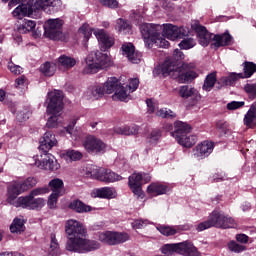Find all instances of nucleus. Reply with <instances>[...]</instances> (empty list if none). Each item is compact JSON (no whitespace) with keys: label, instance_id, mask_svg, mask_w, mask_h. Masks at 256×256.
<instances>
[{"label":"nucleus","instance_id":"45","mask_svg":"<svg viewBox=\"0 0 256 256\" xmlns=\"http://www.w3.org/2000/svg\"><path fill=\"white\" fill-rule=\"evenodd\" d=\"M157 230L161 235H165L166 237H171L179 232V230L173 226H158Z\"/></svg>","mask_w":256,"mask_h":256},{"label":"nucleus","instance_id":"62","mask_svg":"<svg viewBox=\"0 0 256 256\" xmlns=\"http://www.w3.org/2000/svg\"><path fill=\"white\" fill-rule=\"evenodd\" d=\"M244 89L248 95L256 97V84H247Z\"/></svg>","mask_w":256,"mask_h":256},{"label":"nucleus","instance_id":"63","mask_svg":"<svg viewBox=\"0 0 256 256\" xmlns=\"http://www.w3.org/2000/svg\"><path fill=\"white\" fill-rule=\"evenodd\" d=\"M29 117H31V113L27 110L20 111L17 114L18 121H27V119H29Z\"/></svg>","mask_w":256,"mask_h":256},{"label":"nucleus","instance_id":"10","mask_svg":"<svg viewBox=\"0 0 256 256\" xmlns=\"http://www.w3.org/2000/svg\"><path fill=\"white\" fill-rule=\"evenodd\" d=\"M63 20L56 18L50 19L46 22V26L44 27L45 36L53 41H61L63 37Z\"/></svg>","mask_w":256,"mask_h":256},{"label":"nucleus","instance_id":"60","mask_svg":"<svg viewBox=\"0 0 256 256\" xmlns=\"http://www.w3.org/2000/svg\"><path fill=\"white\" fill-rule=\"evenodd\" d=\"M159 139H161V131L159 130H153L150 133V143H157V141H159Z\"/></svg>","mask_w":256,"mask_h":256},{"label":"nucleus","instance_id":"17","mask_svg":"<svg viewBox=\"0 0 256 256\" xmlns=\"http://www.w3.org/2000/svg\"><path fill=\"white\" fill-rule=\"evenodd\" d=\"M40 145L38 147L39 151L42 153H49L52 147H57V138L50 131L44 133L43 137L40 138Z\"/></svg>","mask_w":256,"mask_h":256},{"label":"nucleus","instance_id":"43","mask_svg":"<svg viewBox=\"0 0 256 256\" xmlns=\"http://www.w3.org/2000/svg\"><path fill=\"white\" fill-rule=\"evenodd\" d=\"M37 23L33 20H24L22 24L19 25L18 27V32L25 34L33 31L35 29Z\"/></svg>","mask_w":256,"mask_h":256},{"label":"nucleus","instance_id":"57","mask_svg":"<svg viewBox=\"0 0 256 256\" xmlns=\"http://www.w3.org/2000/svg\"><path fill=\"white\" fill-rule=\"evenodd\" d=\"M229 127V124H227L226 121L223 120H219L216 123V129H218L222 135H226L227 134V128Z\"/></svg>","mask_w":256,"mask_h":256},{"label":"nucleus","instance_id":"36","mask_svg":"<svg viewBox=\"0 0 256 256\" xmlns=\"http://www.w3.org/2000/svg\"><path fill=\"white\" fill-rule=\"evenodd\" d=\"M58 65L62 69H73L75 65H77V60L75 58L67 56V55H61L58 58Z\"/></svg>","mask_w":256,"mask_h":256},{"label":"nucleus","instance_id":"42","mask_svg":"<svg viewBox=\"0 0 256 256\" xmlns=\"http://www.w3.org/2000/svg\"><path fill=\"white\" fill-rule=\"evenodd\" d=\"M57 70V66L55 63L46 62L40 67L41 73L46 77H53L55 75V71Z\"/></svg>","mask_w":256,"mask_h":256},{"label":"nucleus","instance_id":"30","mask_svg":"<svg viewBox=\"0 0 256 256\" xmlns=\"http://www.w3.org/2000/svg\"><path fill=\"white\" fill-rule=\"evenodd\" d=\"M86 95L89 99H93L94 101L101 99V97L105 95V87H103V84L90 86L86 91Z\"/></svg>","mask_w":256,"mask_h":256},{"label":"nucleus","instance_id":"50","mask_svg":"<svg viewBox=\"0 0 256 256\" xmlns=\"http://www.w3.org/2000/svg\"><path fill=\"white\" fill-rule=\"evenodd\" d=\"M95 29L96 28H90L89 24H84L82 25V27L79 28V33L84 35L85 39H89V37H91L93 33L95 34Z\"/></svg>","mask_w":256,"mask_h":256},{"label":"nucleus","instance_id":"23","mask_svg":"<svg viewBox=\"0 0 256 256\" xmlns=\"http://www.w3.org/2000/svg\"><path fill=\"white\" fill-rule=\"evenodd\" d=\"M194 30L197 33L198 41L202 47H207L211 43V33L207 31V28L199 24L194 26Z\"/></svg>","mask_w":256,"mask_h":256},{"label":"nucleus","instance_id":"26","mask_svg":"<svg viewBox=\"0 0 256 256\" xmlns=\"http://www.w3.org/2000/svg\"><path fill=\"white\" fill-rule=\"evenodd\" d=\"M60 157L66 163H73L74 161H81L83 159V153L73 149L63 150L60 152Z\"/></svg>","mask_w":256,"mask_h":256},{"label":"nucleus","instance_id":"21","mask_svg":"<svg viewBox=\"0 0 256 256\" xmlns=\"http://www.w3.org/2000/svg\"><path fill=\"white\" fill-rule=\"evenodd\" d=\"M169 191V186L167 184H163L161 182L151 183L147 187V193L151 197H159V195H165Z\"/></svg>","mask_w":256,"mask_h":256},{"label":"nucleus","instance_id":"9","mask_svg":"<svg viewBox=\"0 0 256 256\" xmlns=\"http://www.w3.org/2000/svg\"><path fill=\"white\" fill-rule=\"evenodd\" d=\"M99 241L104 245H121L129 241V234L117 231H105L98 235Z\"/></svg>","mask_w":256,"mask_h":256},{"label":"nucleus","instance_id":"6","mask_svg":"<svg viewBox=\"0 0 256 256\" xmlns=\"http://www.w3.org/2000/svg\"><path fill=\"white\" fill-rule=\"evenodd\" d=\"M111 65V58L106 53L99 51L91 52L85 59L83 68L84 75L99 73L102 69H107Z\"/></svg>","mask_w":256,"mask_h":256},{"label":"nucleus","instance_id":"31","mask_svg":"<svg viewBox=\"0 0 256 256\" xmlns=\"http://www.w3.org/2000/svg\"><path fill=\"white\" fill-rule=\"evenodd\" d=\"M105 169L100 168L97 165L90 164L86 167V177H89L90 179H97L98 181H101L103 178V172Z\"/></svg>","mask_w":256,"mask_h":256},{"label":"nucleus","instance_id":"48","mask_svg":"<svg viewBox=\"0 0 256 256\" xmlns=\"http://www.w3.org/2000/svg\"><path fill=\"white\" fill-rule=\"evenodd\" d=\"M228 249L232 251L233 253H243L247 247L244 245H241L235 241H231L228 243Z\"/></svg>","mask_w":256,"mask_h":256},{"label":"nucleus","instance_id":"18","mask_svg":"<svg viewBox=\"0 0 256 256\" xmlns=\"http://www.w3.org/2000/svg\"><path fill=\"white\" fill-rule=\"evenodd\" d=\"M122 55L127 57L130 63L138 64L141 63V53L135 51L133 43L126 42L121 46Z\"/></svg>","mask_w":256,"mask_h":256},{"label":"nucleus","instance_id":"38","mask_svg":"<svg viewBox=\"0 0 256 256\" xmlns=\"http://www.w3.org/2000/svg\"><path fill=\"white\" fill-rule=\"evenodd\" d=\"M176 141L182 147H186V149H190V147H193V145L197 143V137L195 135L184 134V136H181V138H178V140Z\"/></svg>","mask_w":256,"mask_h":256},{"label":"nucleus","instance_id":"64","mask_svg":"<svg viewBox=\"0 0 256 256\" xmlns=\"http://www.w3.org/2000/svg\"><path fill=\"white\" fill-rule=\"evenodd\" d=\"M236 240H237L239 243H248V241H249V236H248V235H245V234H238V235H236Z\"/></svg>","mask_w":256,"mask_h":256},{"label":"nucleus","instance_id":"7","mask_svg":"<svg viewBox=\"0 0 256 256\" xmlns=\"http://www.w3.org/2000/svg\"><path fill=\"white\" fill-rule=\"evenodd\" d=\"M216 227L218 229H233L237 227L235 220L221 211L214 210L208 217L207 221L201 222L197 226V231H205V229H211Z\"/></svg>","mask_w":256,"mask_h":256},{"label":"nucleus","instance_id":"56","mask_svg":"<svg viewBox=\"0 0 256 256\" xmlns=\"http://www.w3.org/2000/svg\"><path fill=\"white\" fill-rule=\"evenodd\" d=\"M149 225V220L137 219L132 222V227L134 229H143Z\"/></svg>","mask_w":256,"mask_h":256},{"label":"nucleus","instance_id":"37","mask_svg":"<svg viewBox=\"0 0 256 256\" xmlns=\"http://www.w3.org/2000/svg\"><path fill=\"white\" fill-rule=\"evenodd\" d=\"M216 83H217V72H211L206 76L204 80V83L202 86L203 91H206V92L212 91Z\"/></svg>","mask_w":256,"mask_h":256},{"label":"nucleus","instance_id":"1","mask_svg":"<svg viewBox=\"0 0 256 256\" xmlns=\"http://www.w3.org/2000/svg\"><path fill=\"white\" fill-rule=\"evenodd\" d=\"M65 233L68 237L65 249L70 253H89L101 249V243L87 239V229L83 223L69 219L65 223Z\"/></svg>","mask_w":256,"mask_h":256},{"label":"nucleus","instance_id":"4","mask_svg":"<svg viewBox=\"0 0 256 256\" xmlns=\"http://www.w3.org/2000/svg\"><path fill=\"white\" fill-rule=\"evenodd\" d=\"M140 31L144 39L145 47L151 49L153 45L162 49L169 47V41L163 38V26L161 24L145 23L140 26Z\"/></svg>","mask_w":256,"mask_h":256},{"label":"nucleus","instance_id":"54","mask_svg":"<svg viewBox=\"0 0 256 256\" xmlns=\"http://www.w3.org/2000/svg\"><path fill=\"white\" fill-rule=\"evenodd\" d=\"M8 69L13 73L14 75H21L23 73V68L19 65H16L13 62L8 63Z\"/></svg>","mask_w":256,"mask_h":256},{"label":"nucleus","instance_id":"16","mask_svg":"<svg viewBox=\"0 0 256 256\" xmlns=\"http://www.w3.org/2000/svg\"><path fill=\"white\" fill-rule=\"evenodd\" d=\"M146 104L148 107V113H155L157 117H161L162 119H175V117H177L175 112L167 108L159 109L157 104H155L151 99L146 100Z\"/></svg>","mask_w":256,"mask_h":256},{"label":"nucleus","instance_id":"35","mask_svg":"<svg viewBox=\"0 0 256 256\" xmlns=\"http://www.w3.org/2000/svg\"><path fill=\"white\" fill-rule=\"evenodd\" d=\"M119 85H121V82H119L116 77H110L104 84H102V87H104V93L111 95V93L117 91Z\"/></svg>","mask_w":256,"mask_h":256},{"label":"nucleus","instance_id":"53","mask_svg":"<svg viewBox=\"0 0 256 256\" xmlns=\"http://www.w3.org/2000/svg\"><path fill=\"white\" fill-rule=\"evenodd\" d=\"M45 193H49V188L47 187L35 188L30 192L28 197H37L39 195H45Z\"/></svg>","mask_w":256,"mask_h":256},{"label":"nucleus","instance_id":"19","mask_svg":"<svg viewBox=\"0 0 256 256\" xmlns=\"http://www.w3.org/2000/svg\"><path fill=\"white\" fill-rule=\"evenodd\" d=\"M94 35L98 43L103 45L105 49H111V47L115 45V38L109 36V34L104 29L96 28L94 30Z\"/></svg>","mask_w":256,"mask_h":256},{"label":"nucleus","instance_id":"41","mask_svg":"<svg viewBox=\"0 0 256 256\" xmlns=\"http://www.w3.org/2000/svg\"><path fill=\"white\" fill-rule=\"evenodd\" d=\"M178 93H179L180 97H182V99H189V97L198 95L199 92L197 91V89H195L191 86L184 85L179 88Z\"/></svg>","mask_w":256,"mask_h":256},{"label":"nucleus","instance_id":"44","mask_svg":"<svg viewBox=\"0 0 256 256\" xmlns=\"http://www.w3.org/2000/svg\"><path fill=\"white\" fill-rule=\"evenodd\" d=\"M237 79H243V74L239 73V74H235L232 73L229 76L226 77H222L219 81V83H221L222 85H233V83H235V81H237Z\"/></svg>","mask_w":256,"mask_h":256},{"label":"nucleus","instance_id":"12","mask_svg":"<svg viewBox=\"0 0 256 256\" xmlns=\"http://www.w3.org/2000/svg\"><path fill=\"white\" fill-rule=\"evenodd\" d=\"M12 205L22 207L23 209H41V207L45 206V200L33 196L19 197L14 200Z\"/></svg>","mask_w":256,"mask_h":256},{"label":"nucleus","instance_id":"29","mask_svg":"<svg viewBox=\"0 0 256 256\" xmlns=\"http://www.w3.org/2000/svg\"><path fill=\"white\" fill-rule=\"evenodd\" d=\"M48 189L56 195H65V183L61 178H54L48 183Z\"/></svg>","mask_w":256,"mask_h":256},{"label":"nucleus","instance_id":"2","mask_svg":"<svg viewBox=\"0 0 256 256\" xmlns=\"http://www.w3.org/2000/svg\"><path fill=\"white\" fill-rule=\"evenodd\" d=\"M59 9H61V0H29L27 4L16 7L12 15L16 19H23V17L39 19L41 11L51 15L57 13Z\"/></svg>","mask_w":256,"mask_h":256},{"label":"nucleus","instance_id":"52","mask_svg":"<svg viewBox=\"0 0 256 256\" xmlns=\"http://www.w3.org/2000/svg\"><path fill=\"white\" fill-rule=\"evenodd\" d=\"M59 197H62V196L60 194L51 193V195L48 198L49 209H55V207H57V200L59 199Z\"/></svg>","mask_w":256,"mask_h":256},{"label":"nucleus","instance_id":"8","mask_svg":"<svg viewBox=\"0 0 256 256\" xmlns=\"http://www.w3.org/2000/svg\"><path fill=\"white\" fill-rule=\"evenodd\" d=\"M35 185H37V178L33 176L26 178L24 181L12 182L8 187L7 201L10 204H15V199H17L18 195L25 193V191H29V189H33Z\"/></svg>","mask_w":256,"mask_h":256},{"label":"nucleus","instance_id":"49","mask_svg":"<svg viewBox=\"0 0 256 256\" xmlns=\"http://www.w3.org/2000/svg\"><path fill=\"white\" fill-rule=\"evenodd\" d=\"M197 43L193 38H185L179 43L180 49H193Z\"/></svg>","mask_w":256,"mask_h":256},{"label":"nucleus","instance_id":"24","mask_svg":"<svg viewBox=\"0 0 256 256\" xmlns=\"http://www.w3.org/2000/svg\"><path fill=\"white\" fill-rule=\"evenodd\" d=\"M175 131L171 132L172 137L177 141L181 139L184 135L191 133V126L185 122L177 121L174 124Z\"/></svg>","mask_w":256,"mask_h":256},{"label":"nucleus","instance_id":"25","mask_svg":"<svg viewBox=\"0 0 256 256\" xmlns=\"http://www.w3.org/2000/svg\"><path fill=\"white\" fill-rule=\"evenodd\" d=\"M213 41L214 47H227L233 44V36L226 31L224 34L215 35Z\"/></svg>","mask_w":256,"mask_h":256},{"label":"nucleus","instance_id":"5","mask_svg":"<svg viewBox=\"0 0 256 256\" xmlns=\"http://www.w3.org/2000/svg\"><path fill=\"white\" fill-rule=\"evenodd\" d=\"M63 111V91L54 90L48 93V105H47V113L52 115L47 123L46 126L49 129H53L57 127L59 121V115Z\"/></svg>","mask_w":256,"mask_h":256},{"label":"nucleus","instance_id":"28","mask_svg":"<svg viewBox=\"0 0 256 256\" xmlns=\"http://www.w3.org/2000/svg\"><path fill=\"white\" fill-rule=\"evenodd\" d=\"M69 209L75 211V213H91V211H95V208L85 204L81 200H73L68 205Z\"/></svg>","mask_w":256,"mask_h":256},{"label":"nucleus","instance_id":"15","mask_svg":"<svg viewBox=\"0 0 256 256\" xmlns=\"http://www.w3.org/2000/svg\"><path fill=\"white\" fill-rule=\"evenodd\" d=\"M214 148L215 144H213V142L203 141L193 149V157L194 159L201 161V159L209 157L210 154L213 153Z\"/></svg>","mask_w":256,"mask_h":256},{"label":"nucleus","instance_id":"40","mask_svg":"<svg viewBox=\"0 0 256 256\" xmlns=\"http://www.w3.org/2000/svg\"><path fill=\"white\" fill-rule=\"evenodd\" d=\"M11 233H23L25 231V219L23 217H16L10 225Z\"/></svg>","mask_w":256,"mask_h":256},{"label":"nucleus","instance_id":"3","mask_svg":"<svg viewBox=\"0 0 256 256\" xmlns=\"http://www.w3.org/2000/svg\"><path fill=\"white\" fill-rule=\"evenodd\" d=\"M191 69H195V63H183L182 67L177 66V61L166 59L164 63L156 68L163 77H171L178 83H189L193 79H197V73Z\"/></svg>","mask_w":256,"mask_h":256},{"label":"nucleus","instance_id":"47","mask_svg":"<svg viewBox=\"0 0 256 256\" xmlns=\"http://www.w3.org/2000/svg\"><path fill=\"white\" fill-rule=\"evenodd\" d=\"M50 239H51V243H50L51 256L59 255V242H57V238L55 237V234H51Z\"/></svg>","mask_w":256,"mask_h":256},{"label":"nucleus","instance_id":"39","mask_svg":"<svg viewBox=\"0 0 256 256\" xmlns=\"http://www.w3.org/2000/svg\"><path fill=\"white\" fill-rule=\"evenodd\" d=\"M100 179H101L100 181H103L104 183H115V181H121L123 177H121V175L111 170L104 169L102 178Z\"/></svg>","mask_w":256,"mask_h":256},{"label":"nucleus","instance_id":"55","mask_svg":"<svg viewBox=\"0 0 256 256\" xmlns=\"http://www.w3.org/2000/svg\"><path fill=\"white\" fill-rule=\"evenodd\" d=\"M126 87H128L131 93H134V91H137L139 87V78H131L129 80V84L126 85Z\"/></svg>","mask_w":256,"mask_h":256},{"label":"nucleus","instance_id":"11","mask_svg":"<svg viewBox=\"0 0 256 256\" xmlns=\"http://www.w3.org/2000/svg\"><path fill=\"white\" fill-rule=\"evenodd\" d=\"M44 158L42 161L37 159V156L32 158V163L30 165H35L38 169H43L44 171H57L61 167L55 157L49 154V152L43 153Z\"/></svg>","mask_w":256,"mask_h":256},{"label":"nucleus","instance_id":"33","mask_svg":"<svg viewBox=\"0 0 256 256\" xmlns=\"http://www.w3.org/2000/svg\"><path fill=\"white\" fill-rule=\"evenodd\" d=\"M244 125L246 127H255L256 125V103L250 106V109L244 116Z\"/></svg>","mask_w":256,"mask_h":256},{"label":"nucleus","instance_id":"27","mask_svg":"<svg viewBox=\"0 0 256 256\" xmlns=\"http://www.w3.org/2000/svg\"><path fill=\"white\" fill-rule=\"evenodd\" d=\"M113 101H131V92L127 88V86H123L119 84L118 88H116L115 93L112 95Z\"/></svg>","mask_w":256,"mask_h":256},{"label":"nucleus","instance_id":"34","mask_svg":"<svg viewBox=\"0 0 256 256\" xmlns=\"http://www.w3.org/2000/svg\"><path fill=\"white\" fill-rule=\"evenodd\" d=\"M115 31H117L119 35H129V33H131V24L129 21L119 18L116 20Z\"/></svg>","mask_w":256,"mask_h":256},{"label":"nucleus","instance_id":"58","mask_svg":"<svg viewBox=\"0 0 256 256\" xmlns=\"http://www.w3.org/2000/svg\"><path fill=\"white\" fill-rule=\"evenodd\" d=\"M243 105H245L243 101H232L227 104V109H229V111H235V109H241Z\"/></svg>","mask_w":256,"mask_h":256},{"label":"nucleus","instance_id":"61","mask_svg":"<svg viewBox=\"0 0 256 256\" xmlns=\"http://www.w3.org/2000/svg\"><path fill=\"white\" fill-rule=\"evenodd\" d=\"M142 186H130V189L134 193V195H137L140 199H143L145 197V193L143 192Z\"/></svg>","mask_w":256,"mask_h":256},{"label":"nucleus","instance_id":"46","mask_svg":"<svg viewBox=\"0 0 256 256\" xmlns=\"http://www.w3.org/2000/svg\"><path fill=\"white\" fill-rule=\"evenodd\" d=\"M256 71V64L253 62H245L244 63V74L243 79H249Z\"/></svg>","mask_w":256,"mask_h":256},{"label":"nucleus","instance_id":"14","mask_svg":"<svg viewBox=\"0 0 256 256\" xmlns=\"http://www.w3.org/2000/svg\"><path fill=\"white\" fill-rule=\"evenodd\" d=\"M83 147L88 153H104L107 149V144L101 139L90 135L84 140Z\"/></svg>","mask_w":256,"mask_h":256},{"label":"nucleus","instance_id":"51","mask_svg":"<svg viewBox=\"0 0 256 256\" xmlns=\"http://www.w3.org/2000/svg\"><path fill=\"white\" fill-rule=\"evenodd\" d=\"M99 3H101L103 7H108V9H117V7H119V1L117 0H99Z\"/></svg>","mask_w":256,"mask_h":256},{"label":"nucleus","instance_id":"13","mask_svg":"<svg viewBox=\"0 0 256 256\" xmlns=\"http://www.w3.org/2000/svg\"><path fill=\"white\" fill-rule=\"evenodd\" d=\"M162 27V37L170 39V41H175V39H183L187 35V29L184 27H177L173 24H163Z\"/></svg>","mask_w":256,"mask_h":256},{"label":"nucleus","instance_id":"20","mask_svg":"<svg viewBox=\"0 0 256 256\" xmlns=\"http://www.w3.org/2000/svg\"><path fill=\"white\" fill-rule=\"evenodd\" d=\"M117 195V192H115V189L110 187H102V188H96L91 191V197L93 199H115Z\"/></svg>","mask_w":256,"mask_h":256},{"label":"nucleus","instance_id":"22","mask_svg":"<svg viewBox=\"0 0 256 256\" xmlns=\"http://www.w3.org/2000/svg\"><path fill=\"white\" fill-rule=\"evenodd\" d=\"M151 181V175L147 173H137L134 172L128 178V185L131 186H142L143 183H149Z\"/></svg>","mask_w":256,"mask_h":256},{"label":"nucleus","instance_id":"32","mask_svg":"<svg viewBox=\"0 0 256 256\" xmlns=\"http://www.w3.org/2000/svg\"><path fill=\"white\" fill-rule=\"evenodd\" d=\"M114 133L117 135H137L139 126L132 124L130 126H117L114 128Z\"/></svg>","mask_w":256,"mask_h":256},{"label":"nucleus","instance_id":"59","mask_svg":"<svg viewBox=\"0 0 256 256\" xmlns=\"http://www.w3.org/2000/svg\"><path fill=\"white\" fill-rule=\"evenodd\" d=\"M26 83H27V78L25 76H20L15 80L14 87H16V89H23Z\"/></svg>","mask_w":256,"mask_h":256}]
</instances>
